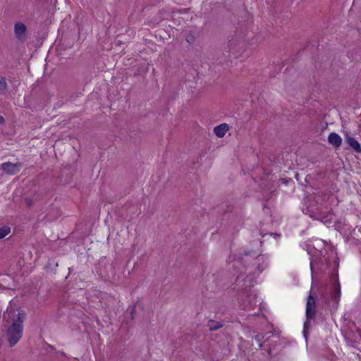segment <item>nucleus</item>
<instances>
[{
    "instance_id": "obj_20",
    "label": "nucleus",
    "mask_w": 361,
    "mask_h": 361,
    "mask_svg": "<svg viewBox=\"0 0 361 361\" xmlns=\"http://www.w3.org/2000/svg\"><path fill=\"white\" fill-rule=\"evenodd\" d=\"M26 202H27V205H28L29 207H30V206H31V201H30L29 199H27V200H26Z\"/></svg>"
},
{
    "instance_id": "obj_12",
    "label": "nucleus",
    "mask_w": 361,
    "mask_h": 361,
    "mask_svg": "<svg viewBox=\"0 0 361 361\" xmlns=\"http://www.w3.org/2000/svg\"><path fill=\"white\" fill-rule=\"evenodd\" d=\"M345 341L349 346L355 347L356 340L351 337L350 333H346L344 334Z\"/></svg>"
},
{
    "instance_id": "obj_15",
    "label": "nucleus",
    "mask_w": 361,
    "mask_h": 361,
    "mask_svg": "<svg viewBox=\"0 0 361 361\" xmlns=\"http://www.w3.org/2000/svg\"><path fill=\"white\" fill-rule=\"evenodd\" d=\"M340 296H341V289H340V286L338 285L337 288L335 290L334 293V297L335 300L336 301V302H338V300L340 298Z\"/></svg>"
},
{
    "instance_id": "obj_21",
    "label": "nucleus",
    "mask_w": 361,
    "mask_h": 361,
    "mask_svg": "<svg viewBox=\"0 0 361 361\" xmlns=\"http://www.w3.org/2000/svg\"><path fill=\"white\" fill-rule=\"evenodd\" d=\"M267 233H266V235H267ZM261 235H262L263 237L265 235V234H262V233H261Z\"/></svg>"
},
{
    "instance_id": "obj_1",
    "label": "nucleus",
    "mask_w": 361,
    "mask_h": 361,
    "mask_svg": "<svg viewBox=\"0 0 361 361\" xmlns=\"http://www.w3.org/2000/svg\"><path fill=\"white\" fill-rule=\"evenodd\" d=\"M26 312L20 310L13 318L11 325L6 331L7 340L11 347L18 343L23 336V323L26 319Z\"/></svg>"
},
{
    "instance_id": "obj_6",
    "label": "nucleus",
    "mask_w": 361,
    "mask_h": 361,
    "mask_svg": "<svg viewBox=\"0 0 361 361\" xmlns=\"http://www.w3.org/2000/svg\"><path fill=\"white\" fill-rule=\"evenodd\" d=\"M248 257H250L252 258V260L255 262L253 263L254 266H256L257 268L259 269V271L261 272L262 270L259 269V262L263 259L262 256H260L259 255L256 256V254L254 252H245L243 255V257H241V262L243 264H245L250 261V259H248Z\"/></svg>"
},
{
    "instance_id": "obj_13",
    "label": "nucleus",
    "mask_w": 361,
    "mask_h": 361,
    "mask_svg": "<svg viewBox=\"0 0 361 361\" xmlns=\"http://www.w3.org/2000/svg\"><path fill=\"white\" fill-rule=\"evenodd\" d=\"M11 231L10 227L4 226L0 228V240L5 238Z\"/></svg>"
},
{
    "instance_id": "obj_5",
    "label": "nucleus",
    "mask_w": 361,
    "mask_h": 361,
    "mask_svg": "<svg viewBox=\"0 0 361 361\" xmlns=\"http://www.w3.org/2000/svg\"><path fill=\"white\" fill-rule=\"evenodd\" d=\"M316 314L315 300L312 295L307 298L306 305V317L307 320L314 319Z\"/></svg>"
},
{
    "instance_id": "obj_14",
    "label": "nucleus",
    "mask_w": 361,
    "mask_h": 361,
    "mask_svg": "<svg viewBox=\"0 0 361 361\" xmlns=\"http://www.w3.org/2000/svg\"><path fill=\"white\" fill-rule=\"evenodd\" d=\"M7 88V82L4 78L0 77V94H4Z\"/></svg>"
},
{
    "instance_id": "obj_8",
    "label": "nucleus",
    "mask_w": 361,
    "mask_h": 361,
    "mask_svg": "<svg viewBox=\"0 0 361 361\" xmlns=\"http://www.w3.org/2000/svg\"><path fill=\"white\" fill-rule=\"evenodd\" d=\"M329 142L335 147H339L342 143V138L336 133H331L328 137Z\"/></svg>"
},
{
    "instance_id": "obj_16",
    "label": "nucleus",
    "mask_w": 361,
    "mask_h": 361,
    "mask_svg": "<svg viewBox=\"0 0 361 361\" xmlns=\"http://www.w3.org/2000/svg\"><path fill=\"white\" fill-rule=\"evenodd\" d=\"M310 322L306 321L304 324V330H303V334L306 338H307V329L310 327Z\"/></svg>"
},
{
    "instance_id": "obj_9",
    "label": "nucleus",
    "mask_w": 361,
    "mask_h": 361,
    "mask_svg": "<svg viewBox=\"0 0 361 361\" xmlns=\"http://www.w3.org/2000/svg\"><path fill=\"white\" fill-rule=\"evenodd\" d=\"M228 130L229 126L228 124L221 123L214 128V133L218 137L221 138L225 135Z\"/></svg>"
},
{
    "instance_id": "obj_4",
    "label": "nucleus",
    "mask_w": 361,
    "mask_h": 361,
    "mask_svg": "<svg viewBox=\"0 0 361 361\" xmlns=\"http://www.w3.org/2000/svg\"><path fill=\"white\" fill-rule=\"evenodd\" d=\"M27 27L21 22L16 23L14 25V34L16 39L22 42L26 39Z\"/></svg>"
},
{
    "instance_id": "obj_19",
    "label": "nucleus",
    "mask_w": 361,
    "mask_h": 361,
    "mask_svg": "<svg viewBox=\"0 0 361 361\" xmlns=\"http://www.w3.org/2000/svg\"><path fill=\"white\" fill-rule=\"evenodd\" d=\"M5 120L4 118L0 115V124H3L4 123Z\"/></svg>"
},
{
    "instance_id": "obj_11",
    "label": "nucleus",
    "mask_w": 361,
    "mask_h": 361,
    "mask_svg": "<svg viewBox=\"0 0 361 361\" xmlns=\"http://www.w3.org/2000/svg\"><path fill=\"white\" fill-rule=\"evenodd\" d=\"M269 334H270L269 332L264 334H258L255 336V340L259 343V347L262 350H263L264 347H265L266 343H264V341H265V338L269 336Z\"/></svg>"
},
{
    "instance_id": "obj_3",
    "label": "nucleus",
    "mask_w": 361,
    "mask_h": 361,
    "mask_svg": "<svg viewBox=\"0 0 361 361\" xmlns=\"http://www.w3.org/2000/svg\"><path fill=\"white\" fill-rule=\"evenodd\" d=\"M23 164L20 162L17 163H11V162H4L1 164V169L8 175H15L18 173Z\"/></svg>"
},
{
    "instance_id": "obj_10",
    "label": "nucleus",
    "mask_w": 361,
    "mask_h": 361,
    "mask_svg": "<svg viewBox=\"0 0 361 361\" xmlns=\"http://www.w3.org/2000/svg\"><path fill=\"white\" fill-rule=\"evenodd\" d=\"M207 326L211 331H216L224 326V322H217L213 319H209L207 322Z\"/></svg>"
},
{
    "instance_id": "obj_18",
    "label": "nucleus",
    "mask_w": 361,
    "mask_h": 361,
    "mask_svg": "<svg viewBox=\"0 0 361 361\" xmlns=\"http://www.w3.org/2000/svg\"><path fill=\"white\" fill-rule=\"evenodd\" d=\"M270 235H274L275 238L279 237V234L276 233H269Z\"/></svg>"
},
{
    "instance_id": "obj_7",
    "label": "nucleus",
    "mask_w": 361,
    "mask_h": 361,
    "mask_svg": "<svg viewBox=\"0 0 361 361\" xmlns=\"http://www.w3.org/2000/svg\"><path fill=\"white\" fill-rule=\"evenodd\" d=\"M345 142L353 148L355 152L361 153V145L354 137L346 135L345 138Z\"/></svg>"
},
{
    "instance_id": "obj_2",
    "label": "nucleus",
    "mask_w": 361,
    "mask_h": 361,
    "mask_svg": "<svg viewBox=\"0 0 361 361\" xmlns=\"http://www.w3.org/2000/svg\"><path fill=\"white\" fill-rule=\"evenodd\" d=\"M264 343H266L263 350L267 352L268 358L271 359L275 357L279 354V351L276 349V347L280 344V338L279 335H269L265 338Z\"/></svg>"
},
{
    "instance_id": "obj_17",
    "label": "nucleus",
    "mask_w": 361,
    "mask_h": 361,
    "mask_svg": "<svg viewBox=\"0 0 361 361\" xmlns=\"http://www.w3.org/2000/svg\"><path fill=\"white\" fill-rule=\"evenodd\" d=\"M316 264H317V263H316L314 261H312V262H311V263H310V267H311V271H312V273H313V272H314V271Z\"/></svg>"
}]
</instances>
